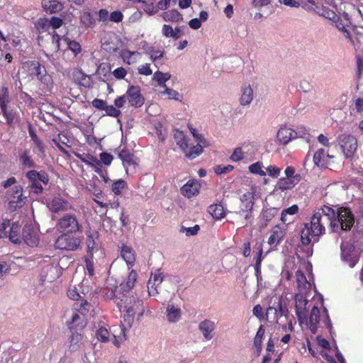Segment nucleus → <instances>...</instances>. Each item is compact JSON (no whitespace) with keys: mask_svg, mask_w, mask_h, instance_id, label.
<instances>
[{"mask_svg":"<svg viewBox=\"0 0 363 363\" xmlns=\"http://www.w3.org/2000/svg\"><path fill=\"white\" fill-rule=\"evenodd\" d=\"M354 222V216L348 208H340L337 213L330 207H325L313 214L310 223L304 224L301 231V241L303 245H308L313 239L317 242L318 238L325 233V225L330 223L334 232L350 230Z\"/></svg>","mask_w":363,"mask_h":363,"instance_id":"nucleus-1","label":"nucleus"},{"mask_svg":"<svg viewBox=\"0 0 363 363\" xmlns=\"http://www.w3.org/2000/svg\"><path fill=\"white\" fill-rule=\"evenodd\" d=\"M295 301L296 313L301 325L305 324L308 326L313 334H315L318 328L320 327L331 330L332 323L325 308L320 313L319 308L315 305L312 306V303L306 299V295L296 294Z\"/></svg>","mask_w":363,"mask_h":363,"instance_id":"nucleus-2","label":"nucleus"},{"mask_svg":"<svg viewBox=\"0 0 363 363\" xmlns=\"http://www.w3.org/2000/svg\"><path fill=\"white\" fill-rule=\"evenodd\" d=\"M66 260V258L58 260L57 258L46 257L45 259L43 260L44 265L40 274L41 284L52 283L60 278L64 269V262Z\"/></svg>","mask_w":363,"mask_h":363,"instance_id":"nucleus-3","label":"nucleus"},{"mask_svg":"<svg viewBox=\"0 0 363 363\" xmlns=\"http://www.w3.org/2000/svg\"><path fill=\"white\" fill-rule=\"evenodd\" d=\"M56 228L58 231L67 233H75L82 230L76 216L69 213L65 214L58 220Z\"/></svg>","mask_w":363,"mask_h":363,"instance_id":"nucleus-4","label":"nucleus"},{"mask_svg":"<svg viewBox=\"0 0 363 363\" xmlns=\"http://www.w3.org/2000/svg\"><path fill=\"white\" fill-rule=\"evenodd\" d=\"M5 197L9 208L12 211L21 208L27 201V197L23 196V187L21 185L15 186L7 191Z\"/></svg>","mask_w":363,"mask_h":363,"instance_id":"nucleus-5","label":"nucleus"},{"mask_svg":"<svg viewBox=\"0 0 363 363\" xmlns=\"http://www.w3.org/2000/svg\"><path fill=\"white\" fill-rule=\"evenodd\" d=\"M63 233L55 241V247L60 250L74 251L78 249L81 240L79 238Z\"/></svg>","mask_w":363,"mask_h":363,"instance_id":"nucleus-6","label":"nucleus"},{"mask_svg":"<svg viewBox=\"0 0 363 363\" xmlns=\"http://www.w3.org/2000/svg\"><path fill=\"white\" fill-rule=\"evenodd\" d=\"M340 148L347 158L352 157L357 150V139L349 135H342L338 138Z\"/></svg>","mask_w":363,"mask_h":363,"instance_id":"nucleus-7","label":"nucleus"},{"mask_svg":"<svg viewBox=\"0 0 363 363\" xmlns=\"http://www.w3.org/2000/svg\"><path fill=\"white\" fill-rule=\"evenodd\" d=\"M340 247L342 259L350 267H354L359 260L358 254L354 247L348 242H342Z\"/></svg>","mask_w":363,"mask_h":363,"instance_id":"nucleus-8","label":"nucleus"},{"mask_svg":"<svg viewBox=\"0 0 363 363\" xmlns=\"http://www.w3.org/2000/svg\"><path fill=\"white\" fill-rule=\"evenodd\" d=\"M124 308L128 318H133L135 315H138V318L140 319L145 313L143 301L133 297L130 298L129 302L125 303Z\"/></svg>","mask_w":363,"mask_h":363,"instance_id":"nucleus-9","label":"nucleus"},{"mask_svg":"<svg viewBox=\"0 0 363 363\" xmlns=\"http://www.w3.org/2000/svg\"><path fill=\"white\" fill-rule=\"evenodd\" d=\"M125 94L131 106L140 107L145 102V99L141 94L140 88L138 86H129Z\"/></svg>","mask_w":363,"mask_h":363,"instance_id":"nucleus-10","label":"nucleus"},{"mask_svg":"<svg viewBox=\"0 0 363 363\" xmlns=\"http://www.w3.org/2000/svg\"><path fill=\"white\" fill-rule=\"evenodd\" d=\"M99 233L96 230H89L86 233L87 254L90 258L100 249Z\"/></svg>","mask_w":363,"mask_h":363,"instance_id":"nucleus-11","label":"nucleus"},{"mask_svg":"<svg viewBox=\"0 0 363 363\" xmlns=\"http://www.w3.org/2000/svg\"><path fill=\"white\" fill-rule=\"evenodd\" d=\"M118 157L122 160L127 174H128L129 171H135L138 165V160L133 153L128 150L123 149L119 152Z\"/></svg>","mask_w":363,"mask_h":363,"instance_id":"nucleus-12","label":"nucleus"},{"mask_svg":"<svg viewBox=\"0 0 363 363\" xmlns=\"http://www.w3.org/2000/svg\"><path fill=\"white\" fill-rule=\"evenodd\" d=\"M298 135V133L293 129L282 126L277 131V139L280 144L285 145L292 140L296 138Z\"/></svg>","mask_w":363,"mask_h":363,"instance_id":"nucleus-13","label":"nucleus"},{"mask_svg":"<svg viewBox=\"0 0 363 363\" xmlns=\"http://www.w3.org/2000/svg\"><path fill=\"white\" fill-rule=\"evenodd\" d=\"M48 208L54 213H60L67 211L69 208V203L61 197H54L47 202Z\"/></svg>","mask_w":363,"mask_h":363,"instance_id":"nucleus-14","label":"nucleus"},{"mask_svg":"<svg viewBox=\"0 0 363 363\" xmlns=\"http://www.w3.org/2000/svg\"><path fill=\"white\" fill-rule=\"evenodd\" d=\"M255 191L252 189L240 196V211H252L255 204Z\"/></svg>","mask_w":363,"mask_h":363,"instance_id":"nucleus-15","label":"nucleus"},{"mask_svg":"<svg viewBox=\"0 0 363 363\" xmlns=\"http://www.w3.org/2000/svg\"><path fill=\"white\" fill-rule=\"evenodd\" d=\"M121 40L114 34H108L107 39H104L102 43V48L104 50L109 53H113L119 50Z\"/></svg>","mask_w":363,"mask_h":363,"instance_id":"nucleus-16","label":"nucleus"},{"mask_svg":"<svg viewBox=\"0 0 363 363\" xmlns=\"http://www.w3.org/2000/svg\"><path fill=\"white\" fill-rule=\"evenodd\" d=\"M145 53L149 55L152 62H156L164 57V49L162 46L149 45L147 43L143 46Z\"/></svg>","mask_w":363,"mask_h":363,"instance_id":"nucleus-17","label":"nucleus"},{"mask_svg":"<svg viewBox=\"0 0 363 363\" xmlns=\"http://www.w3.org/2000/svg\"><path fill=\"white\" fill-rule=\"evenodd\" d=\"M22 238L24 242L30 247L37 246L38 244V235L30 226H25L22 232Z\"/></svg>","mask_w":363,"mask_h":363,"instance_id":"nucleus-18","label":"nucleus"},{"mask_svg":"<svg viewBox=\"0 0 363 363\" xmlns=\"http://www.w3.org/2000/svg\"><path fill=\"white\" fill-rule=\"evenodd\" d=\"M216 328V323L211 320H204L199 324V330L206 340H211L213 337V332Z\"/></svg>","mask_w":363,"mask_h":363,"instance_id":"nucleus-19","label":"nucleus"},{"mask_svg":"<svg viewBox=\"0 0 363 363\" xmlns=\"http://www.w3.org/2000/svg\"><path fill=\"white\" fill-rule=\"evenodd\" d=\"M284 235L285 230L279 225H276L272 229L267 242L269 245L276 247L282 241Z\"/></svg>","mask_w":363,"mask_h":363,"instance_id":"nucleus-20","label":"nucleus"},{"mask_svg":"<svg viewBox=\"0 0 363 363\" xmlns=\"http://www.w3.org/2000/svg\"><path fill=\"white\" fill-rule=\"evenodd\" d=\"M296 286L298 292L296 294L306 295L308 291L311 289V284L306 279L304 274L301 271H297L296 273Z\"/></svg>","mask_w":363,"mask_h":363,"instance_id":"nucleus-21","label":"nucleus"},{"mask_svg":"<svg viewBox=\"0 0 363 363\" xmlns=\"http://www.w3.org/2000/svg\"><path fill=\"white\" fill-rule=\"evenodd\" d=\"M199 189L200 184L196 181H189L182 187L181 192L184 196L191 198L196 196L199 193Z\"/></svg>","mask_w":363,"mask_h":363,"instance_id":"nucleus-22","label":"nucleus"},{"mask_svg":"<svg viewBox=\"0 0 363 363\" xmlns=\"http://www.w3.org/2000/svg\"><path fill=\"white\" fill-rule=\"evenodd\" d=\"M29 64L30 68L33 72V73L38 77L39 80L43 83L48 82L50 77L46 74V69L43 65L36 61L30 62Z\"/></svg>","mask_w":363,"mask_h":363,"instance_id":"nucleus-23","label":"nucleus"},{"mask_svg":"<svg viewBox=\"0 0 363 363\" xmlns=\"http://www.w3.org/2000/svg\"><path fill=\"white\" fill-rule=\"evenodd\" d=\"M121 255L126 262L128 269H130L135 262V252L134 250L130 246L123 245L121 250Z\"/></svg>","mask_w":363,"mask_h":363,"instance_id":"nucleus-24","label":"nucleus"},{"mask_svg":"<svg viewBox=\"0 0 363 363\" xmlns=\"http://www.w3.org/2000/svg\"><path fill=\"white\" fill-rule=\"evenodd\" d=\"M206 145L207 142L206 140H199L198 144L194 146H191L189 143V147L184 151L185 156L190 159H194L201 154L203 152V146Z\"/></svg>","mask_w":363,"mask_h":363,"instance_id":"nucleus-25","label":"nucleus"},{"mask_svg":"<svg viewBox=\"0 0 363 363\" xmlns=\"http://www.w3.org/2000/svg\"><path fill=\"white\" fill-rule=\"evenodd\" d=\"M301 180L297 177H282L277 182V188L281 191L293 189Z\"/></svg>","mask_w":363,"mask_h":363,"instance_id":"nucleus-26","label":"nucleus"},{"mask_svg":"<svg viewBox=\"0 0 363 363\" xmlns=\"http://www.w3.org/2000/svg\"><path fill=\"white\" fill-rule=\"evenodd\" d=\"M166 315L167 320L170 323L178 322L182 316L180 308L174 304H168L166 308Z\"/></svg>","mask_w":363,"mask_h":363,"instance_id":"nucleus-27","label":"nucleus"},{"mask_svg":"<svg viewBox=\"0 0 363 363\" xmlns=\"http://www.w3.org/2000/svg\"><path fill=\"white\" fill-rule=\"evenodd\" d=\"M174 138L177 145L179 146L183 152L189 147V140L186 138L184 132L175 130L174 132Z\"/></svg>","mask_w":363,"mask_h":363,"instance_id":"nucleus-28","label":"nucleus"},{"mask_svg":"<svg viewBox=\"0 0 363 363\" xmlns=\"http://www.w3.org/2000/svg\"><path fill=\"white\" fill-rule=\"evenodd\" d=\"M76 157L85 164L94 168V170L97 169V167H101V161H99L97 157L94 155L90 154L83 155L78 153L76 154Z\"/></svg>","mask_w":363,"mask_h":363,"instance_id":"nucleus-29","label":"nucleus"},{"mask_svg":"<svg viewBox=\"0 0 363 363\" xmlns=\"http://www.w3.org/2000/svg\"><path fill=\"white\" fill-rule=\"evenodd\" d=\"M208 211L216 220H220L226 215L225 208L220 203L211 204L209 206Z\"/></svg>","mask_w":363,"mask_h":363,"instance_id":"nucleus-30","label":"nucleus"},{"mask_svg":"<svg viewBox=\"0 0 363 363\" xmlns=\"http://www.w3.org/2000/svg\"><path fill=\"white\" fill-rule=\"evenodd\" d=\"M253 99V90L250 85H244L242 87V94L240 99L241 105L247 106Z\"/></svg>","mask_w":363,"mask_h":363,"instance_id":"nucleus-31","label":"nucleus"},{"mask_svg":"<svg viewBox=\"0 0 363 363\" xmlns=\"http://www.w3.org/2000/svg\"><path fill=\"white\" fill-rule=\"evenodd\" d=\"M42 4L44 9L50 13H57L60 11L63 8L62 4L57 0H44Z\"/></svg>","mask_w":363,"mask_h":363,"instance_id":"nucleus-32","label":"nucleus"},{"mask_svg":"<svg viewBox=\"0 0 363 363\" xmlns=\"http://www.w3.org/2000/svg\"><path fill=\"white\" fill-rule=\"evenodd\" d=\"M121 56L125 63L132 65L137 62L138 57L140 56V54L136 51L123 50L121 52Z\"/></svg>","mask_w":363,"mask_h":363,"instance_id":"nucleus-33","label":"nucleus"},{"mask_svg":"<svg viewBox=\"0 0 363 363\" xmlns=\"http://www.w3.org/2000/svg\"><path fill=\"white\" fill-rule=\"evenodd\" d=\"M315 11L319 16L328 18L331 21L337 19V15L335 12L328 7L323 6H316Z\"/></svg>","mask_w":363,"mask_h":363,"instance_id":"nucleus-34","label":"nucleus"},{"mask_svg":"<svg viewBox=\"0 0 363 363\" xmlns=\"http://www.w3.org/2000/svg\"><path fill=\"white\" fill-rule=\"evenodd\" d=\"M52 143L59 148V150L65 154H67V151L62 147V145L67 147H71V141L69 138L64 134H59L57 138L52 139Z\"/></svg>","mask_w":363,"mask_h":363,"instance_id":"nucleus-35","label":"nucleus"},{"mask_svg":"<svg viewBox=\"0 0 363 363\" xmlns=\"http://www.w3.org/2000/svg\"><path fill=\"white\" fill-rule=\"evenodd\" d=\"M170 78L171 74L169 73L157 71L154 73L152 79L157 82L160 86L165 88L167 87L165 82L169 80Z\"/></svg>","mask_w":363,"mask_h":363,"instance_id":"nucleus-36","label":"nucleus"},{"mask_svg":"<svg viewBox=\"0 0 363 363\" xmlns=\"http://www.w3.org/2000/svg\"><path fill=\"white\" fill-rule=\"evenodd\" d=\"M162 17L165 21L179 22L182 20V14L175 9L164 12Z\"/></svg>","mask_w":363,"mask_h":363,"instance_id":"nucleus-37","label":"nucleus"},{"mask_svg":"<svg viewBox=\"0 0 363 363\" xmlns=\"http://www.w3.org/2000/svg\"><path fill=\"white\" fill-rule=\"evenodd\" d=\"M240 146L245 158L254 157L257 152L255 145L252 143L245 142Z\"/></svg>","mask_w":363,"mask_h":363,"instance_id":"nucleus-38","label":"nucleus"},{"mask_svg":"<svg viewBox=\"0 0 363 363\" xmlns=\"http://www.w3.org/2000/svg\"><path fill=\"white\" fill-rule=\"evenodd\" d=\"M313 162L318 167H323L328 165V162L325 160V152L323 149H319L315 152Z\"/></svg>","mask_w":363,"mask_h":363,"instance_id":"nucleus-39","label":"nucleus"},{"mask_svg":"<svg viewBox=\"0 0 363 363\" xmlns=\"http://www.w3.org/2000/svg\"><path fill=\"white\" fill-rule=\"evenodd\" d=\"M162 33L166 38H172L177 40L180 38V30L179 28L174 30L172 26L164 24L162 28Z\"/></svg>","mask_w":363,"mask_h":363,"instance_id":"nucleus-40","label":"nucleus"},{"mask_svg":"<svg viewBox=\"0 0 363 363\" xmlns=\"http://www.w3.org/2000/svg\"><path fill=\"white\" fill-rule=\"evenodd\" d=\"M137 279H138V274H137L136 271L134 269L130 270V272H129L126 282L125 284H122L121 285V288L124 291L130 290L135 286V283Z\"/></svg>","mask_w":363,"mask_h":363,"instance_id":"nucleus-41","label":"nucleus"},{"mask_svg":"<svg viewBox=\"0 0 363 363\" xmlns=\"http://www.w3.org/2000/svg\"><path fill=\"white\" fill-rule=\"evenodd\" d=\"M19 160L25 168H33L35 167V163L29 155L28 150H24L20 153Z\"/></svg>","mask_w":363,"mask_h":363,"instance_id":"nucleus-42","label":"nucleus"},{"mask_svg":"<svg viewBox=\"0 0 363 363\" xmlns=\"http://www.w3.org/2000/svg\"><path fill=\"white\" fill-rule=\"evenodd\" d=\"M298 211V207L297 205H293L289 208H285L281 212V220L284 223H289L291 220L288 218V216H294Z\"/></svg>","mask_w":363,"mask_h":363,"instance_id":"nucleus-43","label":"nucleus"},{"mask_svg":"<svg viewBox=\"0 0 363 363\" xmlns=\"http://www.w3.org/2000/svg\"><path fill=\"white\" fill-rule=\"evenodd\" d=\"M20 225L17 223L11 224V228L9 230V233L8 234V237L9 240L13 243L20 242Z\"/></svg>","mask_w":363,"mask_h":363,"instance_id":"nucleus-44","label":"nucleus"},{"mask_svg":"<svg viewBox=\"0 0 363 363\" xmlns=\"http://www.w3.org/2000/svg\"><path fill=\"white\" fill-rule=\"evenodd\" d=\"M347 16V15L346 14L345 19L343 20L342 18H340V17L337 16V19L335 21H333L332 22H333L335 23V26L337 27V28L338 30H340L344 33L345 36L346 38H350V33H349L348 30L346 29V26L347 25V21H348Z\"/></svg>","mask_w":363,"mask_h":363,"instance_id":"nucleus-45","label":"nucleus"},{"mask_svg":"<svg viewBox=\"0 0 363 363\" xmlns=\"http://www.w3.org/2000/svg\"><path fill=\"white\" fill-rule=\"evenodd\" d=\"M155 0H140L138 3L143 5L144 11L149 15H153L157 12V8L155 6Z\"/></svg>","mask_w":363,"mask_h":363,"instance_id":"nucleus-46","label":"nucleus"},{"mask_svg":"<svg viewBox=\"0 0 363 363\" xmlns=\"http://www.w3.org/2000/svg\"><path fill=\"white\" fill-rule=\"evenodd\" d=\"M82 341V336L79 333H74L69 338V349L76 351L79 349Z\"/></svg>","mask_w":363,"mask_h":363,"instance_id":"nucleus-47","label":"nucleus"},{"mask_svg":"<svg viewBox=\"0 0 363 363\" xmlns=\"http://www.w3.org/2000/svg\"><path fill=\"white\" fill-rule=\"evenodd\" d=\"M85 315H81L79 313H74L72 315V321L69 323V327L74 328H83L85 325Z\"/></svg>","mask_w":363,"mask_h":363,"instance_id":"nucleus-48","label":"nucleus"},{"mask_svg":"<svg viewBox=\"0 0 363 363\" xmlns=\"http://www.w3.org/2000/svg\"><path fill=\"white\" fill-rule=\"evenodd\" d=\"M35 27L39 33H44L49 30L50 26L49 19L40 18L35 23Z\"/></svg>","mask_w":363,"mask_h":363,"instance_id":"nucleus-49","label":"nucleus"},{"mask_svg":"<svg viewBox=\"0 0 363 363\" xmlns=\"http://www.w3.org/2000/svg\"><path fill=\"white\" fill-rule=\"evenodd\" d=\"M3 116L6 118V123L9 125H12L16 118V114L12 109H9L7 106L1 108Z\"/></svg>","mask_w":363,"mask_h":363,"instance_id":"nucleus-50","label":"nucleus"},{"mask_svg":"<svg viewBox=\"0 0 363 363\" xmlns=\"http://www.w3.org/2000/svg\"><path fill=\"white\" fill-rule=\"evenodd\" d=\"M80 20L82 23H83L87 28L93 27L95 24V19L91 13L87 11L82 12Z\"/></svg>","mask_w":363,"mask_h":363,"instance_id":"nucleus-51","label":"nucleus"},{"mask_svg":"<svg viewBox=\"0 0 363 363\" xmlns=\"http://www.w3.org/2000/svg\"><path fill=\"white\" fill-rule=\"evenodd\" d=\"M276 300L278 301L277 306H269L267 309L266 319L267 320H269V319L272 315H273V320H277V310L278 309L281 310V304L280 298L275 297L274 301H276Z\"/></svg>","mask_w":363,"mask_h":363,"instance_id":"nucleus-52","label":"nucleus"},{"mask_svg":"<svg viewBox=\"0 0 363 363\" xmlns=\"http://www.w3.org/2000/svg\"><path fill=\"white\" fill-rule=\"evenodd\" d=\"M126 188V182L123 179H118L113 183L111 190L115 195H120L122 193V191Z\"/></svg>","mask_w":363,"mask_h":363,"instance_id":"nucleus-53","label":"nucleus"},{"mask_svg":"<svg viewBox=\"0 0 363 363\" xmlns=\"http://www.w3.org/2000/svg\"><path fill=\"white\" fill-rule=\"evenodd\" d=\"M264 328L260 325L254 339V345L259 352L262 350V340L264 334Z\"/></svg>","mask_w":363,"mask_h":363,"instance_id":"nucleus-54","label":"nucleus"},{"mask_svg":"<svg viewBox=\"0 0 363 363\" xmlns=\"http://www.w3.org/2000/svg\"><path fill=\"white\" fill-rule=\"evenodd\" d=\"M249 171L252 174H258L261 177L266 175V172L263 170V164L260 162H255L249 166Z\"/></svg>","mask_w":363,"mask_h":363,"instance_id":"nucleus-55","label":"nucleus"},{"mask_svg":"<svg viewBox=\"0 0 363 363\" xmlns=\"http://www.w3.org/2000/svg\"><path fill=\"white\" fill-rule=\"evenodd\" d=\"M162 94L167 96L169 99H173L177 101H182L183 99V96L180 94L177 91L168 87L164 88V91L162 92Z\"/></svg>","mask_w":363,"mask_h":363,"instance_id":"nucleus-56","label":"nucleus"},{"mask_svg":"<svg viewBox=\"0 0 363 363\" xmlns=\"http://www.w3.org/2000/svg\"><path fill=\"white\" fill-rule=\"evenodd\" d=\"M65 41L66 42L69 50H70L75 56L81 52L82 48L78 42L71 40L67 38H65Z\"/></svg>","mask_w":363,"mask_h":363,"instance_id":"nucleus-57","label":"nucleus"},{"mask_svg":"<svg viewBox=\"0 0 363 363\" xmlns=\"http://www.w3.org/2000/svg\"><path fill=\"white\" fill-rule=\"evenodd\" d=\"M9 102V91L5 86L0 88V108L7 106Z\"/></svg>","mask_w":363,"mask_h":363,"instance_id":"nucleus-58","label":"nucleus"},{"mask_svg":"<svg viewBox=\"0 0 363 363\" xmlns=\"http://www.w3.org/2000/svg\"><path fill=\"white\" fill-rule=\"evenodd\" d=\"M67 296L72 300L79 301L82 298L77 286H70L67 292Z\"/></svg>","mask_w":363,"mask_h":363,"instance_id":"nucleus-59","label":"nucleus"},{"mask_svg":"<svg viewBox=\"0 0 363 363\" xmlns=\"http://www.w3.org/2000/svg\"><path fill=\"white\" fill-rule=\"evenodd\" d=\"M245 158L240 146L235 147L230 156V160L232 162H238Z\"/></svg>","mask_w":363,"mask_h":363,"instance_id":"nucleus-60","label":"nucleus"},{"mask_svg":"<svg viewBox=\"0 0 363 363\" xmlns=\"http://www.w3.org/2000/svg\"><path fill=\"white\" fill-rule=\"evenodd\" d=\"M77 310L82 315H86L90 311L91 306L86 300L82 299L81 302L76 303Z\"/></svg>","mask_w":363,"mask_h":363,"instance_id":"nucleus-61","label":"nucleus"},{"mask_svg":"<svg viewBox=\"0 0 363 363\" xmlns=\"http://www.w3.org/2000/svg\"><path fill=\"white\" fill-rule=\"evenodd\" d=\"M96 337L99 340L106 342L109 340V333L106 328L101 327L96 330Z\"/></svg>","mask_w":363,"mask_h":363,"instance_id":"nucleus-62","label":"nucleus"},{"mask_svg":"<svg viewBox=\"0 0 363 363\" xmlns=\"http://www.w3.org/2000/svg\"><path fill=\"white\" fill-rule=\"evenodd\" d=\"M11 221L8 219H4L0 224V238H8L7 229L11 228Z\"/></svg>","mask_w":363,"mask_h":363,"instance_id":"nucleus-63","label":"nucleus"},{"mask_svg":"<svg viewBox=\"0 0 363 363\" xmlns=\"http://www.w3.org/2000/svg\"><path fill=\"white\" fill-rule=\"evenodd\" d=\"M164 279V276L162 275L160 269L156 270L155 272L151 273V276L149 279V281H152L153 284H156L160 286Z\"/></svg>","mask_w":363,"mask_h":363,"instance_id":"nucleus-64","label":"nucleus"}]
</instances>
